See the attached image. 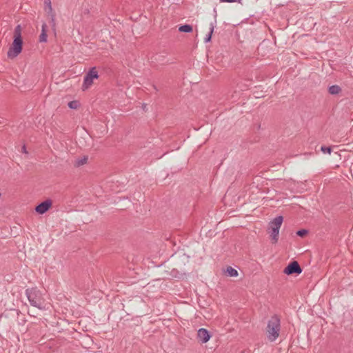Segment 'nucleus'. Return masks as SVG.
<instances>
[{"label":"nucleus","mask_w":353,"mask_h":353,"mask_svg":"<svg viewBox=\"0 0 353 353\" xmlns=\"http://www.w3.org/2000/svg\"><path fill=\"white\" fill-rule=\"evenodd\" d=\"M301 272L302 269L297 261H293L289 263L283 270V272L287 275L293 274H299Z\"/></svg>","instance_id":"423d86ee"},{"label":"nucleus","mask_w":353,"mask_h":353,"mask_svg":"<svg viewBox=\"0 0 353 353\" xmlns=\"http://www.w3.org/2000/svg\"><path fill=\"white\" fill-rule=\"evenodd\" d=\"M283 218L282 216H278L275 217L270 223V227L271 229L270 236L272 240V243H276L279 239V230L282 225Z\"/></svg>","instance_id":"20e7f679"},{"label":"nucleus","mask_w":353,"mask_h":353,"mask_svg":"<svg viewBox=\"0 0 353 353\" xmlns=\"http://www.w3.org/2000/svg\"><path fill=\"white\" fill-rule=\"evenodd\" d=\"M321 150L324 154H330L331 152H332V148L330 147H327V146H325V145H323V146L321 147Z\"/></svg>","instance_id":"dca6fc26"},{"label":"nucleus","mask_w":353,"mask_h":353,"mask_svg":"<svg viewBox=\"0 0 353 353\" xmlns=\"http://www.w3.org/2000/svg\"><path fill=\"white\" fill-rule=\"evenodd\" d=\"M45 11L51 16L52 21H54V14L52 7L51 0H44Z\"/></svg>","instance_id":"1a4fd4ad"},{"label":"nucleus","mask_w":353,"mask_h":353,"mask_svg":"<svg viewBox=\"0 0 353 353\" xmlns=\"http://www.w3.org/2000/svg\"><path fill=\"white\" fill-rule=\"evenodd\" d=\"M211 337L210 332L205 328H200L197 331V339L202 343H207Z\"/></svg>","instance_id":"6e6552de"},{"label":"nucleus","mask_w":353,"mask_h":353,"mask_svg":"<svg viewBox=\"0 0 353 353\" xmlns=\"http://www.w3.org/2000/svg\"><path fill=\"white\" fill-rule=\"evenodd\" d=\"M26 295L32 306L41 310L46 309L44 305L45 300L40 290L34 288H28L26 290Z\"/></svg>","instance_id":"7ed1b4c3"},{"label":"nucleus","mask_w":353,"mask_h":353,"mask_svg":"<svg viewBox=\"0 0 353 353\" xmlns=\"http://www.w3.org/2000/svg\"><path fill=\"white\" fill-rule=\"evenodd\" d=\"M266 336L269 341L274 342L279 336L281 332V320L277 315H273L267 323Z\"/></svg>","instance_id":"f03ea898"},{"label":"nucleus","mask_w":353,"mask_h":353,"mask_svg":"<svg viewBox=\"0 0 353 353\" xmlns=\"http://www.w3.org/2000/svg\"><path fill=\"white\" fill-rule=\"evenodd\" d=\"M221 2H227V3H232L234 2L235 0H220Z\"/></svg>","instance_id":"6ab92c4d"},{"label":"nucleus","mask_w":353,"mask_h":353,"mask_svg":"<svg viewBox=\"0 0 353 353\" xmlns=\"http://www.w3.org/2000/svg\"><path fill=\"white\" fill-rule=\"evenodd\" d=\"M22 28L21 25H17L14 30L13 41L9 48L7 56L9 59L16 58L22 51L23 39L21 36Z\"/></svg>","instance_id":"f257e3e1"},{"label":"nucleus","mask_w":353,"mask_h":353,"mask_svg":"<svg viewBox=\"0 0 353 353\" xmlns=\"http://www.w3.org/2000/svg\"><path fill=\"white\" fill-rule=\"evenodd\" d=\"M216 21L214 20V21L211 22L210 24V31L208 34H206L205 37L204 38L205 43L210 42L212 39V35L214 32V29L216 27Z\"/></svg>","instance_id":"9d476101"},{"label":"nucleus","mask_w":353,"mask_h":353,"mask_svg":"<svg viewBox=\"0 0 353 353\" xmlns=\"http://www.w3.org/2000/svg\"><path fill=\"white\" fill-rule=\"evenodd\" d=\"M341 91V88L338 85H333L329 87L328 92L330 94L335 95Z\"/></svg>","instance_id":"f8f14e48"},{"label":"nucleus","mask_w":353,"mask_h":353,"mask_svg":"<svg viewBox=\"0 0 353 353\" xmlns=\"http://www.w3.org/2000/svg\"><path fill=\"white\" fill-rule=\"evenodd\" d=\"M99 78V74L96 70V68H92L88 72L85 74L82 85V90H85L93 83V80Z\"/></svg>","instance_id":"39448f33"},{"label":"nucleus","mask_w":353,"mask_h":353,"mask_svg":"<svg viewBox=\"0 0 353 353\" xmlns=\"http://www.w3.org/2000/svg\"><path fill=\"white\" fill-rule=\"evenodd\" d=\"M307 232H307V230H304V229H303V230H298V231L296 232V234H297L299 236H301V237H303V236H304L305 234H307Z\"/></svg>","instance_id":"a211bd4d"},{"label":"nucleus","mask_w":353,"mask_h":353,"mask_svg":"<svg viewBox=\"0 0 353 353\" xmlns=\"http://www.w3.org/2000/svg\"><path fill=\"white\" fill-rule=\"evenodd\" d=\"M51 205H52V201L50 199H47V200L41 202V203H39L35 208V211L40 214H43L49 210V208L51 207Z\"/></svg>","instance_id":"0eeeda50"},{"label":"nucleus","mask_w":353,"mask_h":353,"mask_svg":"<svg viewBox=\"0 0 353 353\" xmlns=\"http://www.w3.org/2000/svg\"><path fill=\"white\" fill-rule=\"evenodd\" d=\"M46 23H43L42 25V28H41V33L39 36V41L40 42H46L47 41V34H46Z\"/></svg>","instance_id":"9b49d317"},{"label":"nucleus","mask_w":353,"mask_h":353,"mask_svg":"<svg viewBox=\"0 0 353 353\" xmlns=\"http://www.w3.org/2000/svg\"><path fill=\"white\" fill-rule=\"evenodd\" d=\"M179 31L181 32H187V33L191 32L192 31V26L189 24H185V25L181 26L179 28Z\"/></svg>","instance_id":"ddd939ff"},{"label":"nucleus","mask_w":353,"mask_h":353,"mask_svg":"<svg viewBox=\"0 0 353 353\" xmlns=\"http://www.w3.org/2000/svg\"><path fill=\"white\" fill-rule=\"evenodd\" d=\"M225 272L231 277H236L238 276L237 270L230 266L226 268Z\"/></svg>","instance_id":"4468645a"},{"label":"nucleus","mask_w":353,"mask_h":353,"mask_svg":"<svg viewBox=\"0 0 353 353\" xmlns=\"http://www.w3.org/2000/svg\"><path fill=\"white\" fill-rule=\"evenodd\" d=\"M22 152L26 154L28 153L25 145H23L22 148Z\"/></svg>","instance_id":"aec40b11"},{"label":"nucleus","mask_w":353,"mask_h":353,"mask_svg":"<svg viewBox=\"0 0 353 353\" xmlns=\"http://www.w3.org/2000/svg\"><path fill=\"white\" fill-rule=\"evenodd\" d=\"M78 102L77 101H72L68 103V107L71 109H77L78 108Z\"/></svg>","instance_id":"f3484780"},{"label":"nucleus","mask_w":353,"mask_h":353,"mask_svg":"<svg viewBox=\"0 0 353 353\" xmlns=\"http://www.w3.org/2000/svg\"><path fill=\"white\" fill-rule=\"evenodd\" d=\"M87 161H88V157H82L81 159H77L76 161L75 165L77 166H78V167L81 166V165H83L86 163Z\"/></svg>","instance_id":"2eb2a0df"}]
</instances>
